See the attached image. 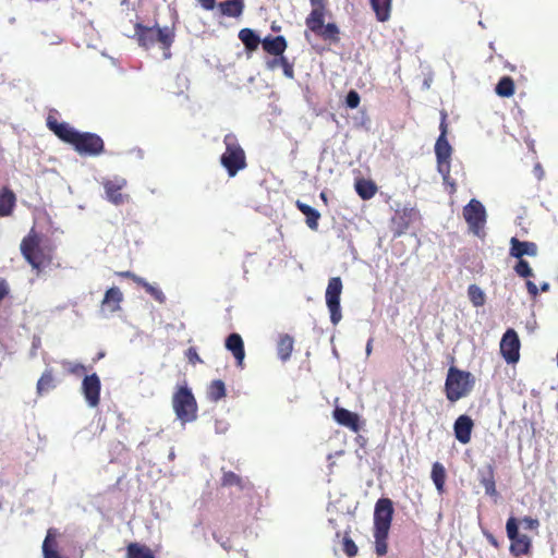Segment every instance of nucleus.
Listing matches in <instances>:
<instances>
[{
    "instance_id": "nucleus-33",
    "label": "nucleus",
    "mask_w": 558,
    "mask_h": 558,
    "mask_svg": "<svg viewBox=\"0 0 558 558\" xmlns=\"http://www.w3.org/2000/svg\"><path fill=\"white\" fill-rule=\"evenodd\" d=\"M126 558H156L153 550L140 543H130L126 546Z\"/></svg>"
},
{
    "instance_id": "nucleus-38",
    "label": "nucleus",
    "mask_w": 558,
    "mask_h": 558,
    "mask_svg": "<svg viewBox=\"0 0 558 558\" xmlns=\"http://www.w3.org/2000/svg\"><path fill=\"white\" fill-rule=\"evenodd\" d=\"M468 296H469L471 303L475 307H480V306H483L485 304V301H486L485 293L476 284L469 286V288H468Z\"/></svg>"
},
{
    "instance_id": "nucleus-46",
    "label": "nucleus",
    "mask_w": 558,
    "mask_h": 558,
    "mask_svg": "<svg viewBox=\"0 0 558 558\" xmlns=\"http://www.w3.org/2000/svg\"><path fill=\"white\" fill-rule=\"evenodd\" d=\"M439 129H440L439 137L447 138L448 124H447V113L445 111L441 112V121H440Z\"/></svg>"
},
{
    "instance_id": "nucleus-9",
    "label": "nucleus",
    "mask_w": 558,
    "mask_h": 558,
    "mask_svg": "<svg viewBox=\"0 0 558 558\" xmlns=\"http://www.w3.org/2000/svg\"><path fill=\"white\" fill-rule=\"evenodd\" d=\"M507 536L511 541L510 553L515 556L529 555L531 553L532 542L525 534L519 533L518 520L510 517L506 523Z\"/></svg>"
},
{
    "instance_id": "nucleus-10",
    "label": "nucleus",
    "mask_w": 558,
    "mask_h": 558,
    "mask_svg": "<svg viewBox=\"0 0 558 558\" xmlns=\"http://www.w3.org/2000/svg\"><path fill=\"white\" fill-rule=\"evenodd\" d=\"M343 284L340 277H332L328 281L325 298L326 305L330 313V322L337 325L342 319L340 296L342 293Z\"/></svg>"
},
{
    "instance_id": "nucleus-19",
    "label": "nucleus",
    "mask_w": 558,
    "mask_h": 558,
    "mask_svg": "<svg viewBox=\"0 0 558 558\" xmlns=\"http://www.w3.org/2000/svg\"><path fill=\"white\" fill-rule=\"evenodd\" d=\"M473 427L474 422L469 415H460L453 424V432L457 440L463 445L469 444Z\"/></svg>"
},
{
    "instance_id": "nucleus-42",
    "label": "nucleus",
    "mask_w": 558,
    "mask_h": 558,
    "mask_svg": "<svg viewBox=\"0 0 558 558\" xmlns=\"http://www.w3.org/2000/svg\"><path fill=\"white\" fill-rule=\"evenodd\" d=\"M280 65L282 68L283 74L286 77L293 80L294 78V69L293 64L289 62L288 58L283 54L279 57Z\"/></svg>"
},
{
    "instance_id": "nucleus-1",
    "label": "nucleus",
    "mask_w": 558,
    "mask_h": 558,
    "mask_svg": "<svg viewBox=\"0 0 558 558\" xmlns=\"http://www.w3.org/2000/svg\"><path fill=\"white\" fill-rule=\"evenodd\" d=\"M47 126L59 140L72 145L81 156H99L105 151L104 140L96 133L78 132L51 116L47 118Z\"/></svg>"
},
{
    "instance_id": "nucleus-49",
    "label": "nucleus",
    "mask_w": 558,
    "mask_h": 558,
    "mask_svg": "<svg viewBox=\"0 0 558 558\" xmlns=\"http://www.w3.org/2000/svg\"><path fill=\"white\" fill-rule=\"evenodd\" d=\"M526 289H527V292L531 294V296L535 298L537 294H538V288L537 286L531 281V280H527L526 281Z\"/></svg>"
},
{
    "instance_id": "nucleus-53",
    "label": "nucleus",
    "mask_w": 558,
    "mask_h": 558,
    "mask_svg": "<svg viewBox=\"0 0 558 558\" xmlns=\"http://www.w3.org/2000/svg\"><path fill=\"white\" fill-rule=\"evenodd\" d=\"M372 342H373V340L369 339L367 344H366V353H367V355L371 354V352H372Z\"/></svg>"
},
{
    "instance_id": "nucleus-41",
    "label": "nucleus",
    "mask_w": 558,
    "mask_h": 558,
    "mask_svg": "<svg viewBox=\"0 0 558 558\" xmlns=\"http://www.w3.org/2000/svg\"><path fill=\"white\" fill-rule=\"evenodd\" d=\"M518 259L519 260L514 266L515 274L522 278L532 277L534 274H533L532 268L530 267V264L523 258H518Z\"/></svg>"
},
{
    "instance_id": "nucleus-11",
    "label": "nucleus",
    "mask_w": 558,
    "mask_h": 558,
    "mask_svg": "<svg viewBox=\"0 0 558 558\" xmlns=\"http://www.w3.org/2000/svg\"><path fill=\"white\" fill-rule=\"evenodd\" d=\"M126 179L116 175L111 179H106L102 182V186L106 193L107 199L113 205H122L128 203L130 199L129 194L123 193V189L126 186Z\"/></svg>"
},
{
    "instance_id": "nucleus-45",
    "label": "nucleus",
    "mask_w": 558,
    "mask_h": 558,
    "mask_svg": "<svg viewBox=\"0 0 558 558\" xmlns=\"http://www.w3.org/2000/svg\"><path fill=\"white\" fill-rule=\"evenodd\" d=\"M116 275L118 277H121V278H128V279H131L133 280L135 283H140L142 281V277H138L137 275H135L134 272L132 271H117Z\"/></svg>"
},
{
    "instance_id": "nucleus-27",
    "label": "nucleus",
    "mask_w": 558,
    "mask_h": 558,
    "mask_svg": "<svg viewBox=\"0 0 558 558\" xmlns=\"http://www.w3.org/2000/svg\"><path fill=\"white\" fill-rule=\"evenodd\" d=\"M295 206L306 217L307 227L311 230L316 231L318 229V221L320 219L319 211L301 201H296Z\"/></svg>"
},
{
    "instance_id": "nucleus-4",
    "label": "nucleus",
    "mask_w": 558,
    "mask_h": 558,
    "mask_svg": "<svg viewBox=\"0 0 558 558\" xmlns=\"http://www.w3.org/2000/svg\"><path fill=\"white\" fill-rule=\"evenodd\" d=\"M225 153L220 156V163L230 178L235 177L247 167L246 154L234 133L223 136Z\"/></svg>"
},
{
    "instance_id": "nucleus-6",
    "label": "nucleus",
    "mask_w": 558,
    "mask_h": 558,
    "mask_svg": "<svg viewBox=\"0 0 558 558\" xmlns=\"http://www.w3.org/2000/svg\"><path fill=\"white\" fill-rule=\"evenodd\" d=\"M134 36L141 47L149 49L155 44H159L160 48L168 51L174 40V32L170 27L145 26L142 23L134 25Z\"/></svg>"
},
{
    "instance_id": "nucleus-24",
    "label": "nucleus",
    "mask_w": 558,
    "mask_h": 558,
    "mask_svg": "<svg viewBox=\"0 0 558 558\" xmlns=\"http://www.w3.org/2000/svg\"><path fill=\"white\" fill-rule=\"evenodd\" d=\"M480 483L485 489V494L488 496H496V482H495V469L493 464H487L485 469L478 471Z\"/></svg>"
},
{
    "instance_id": "nucleus-13",
    "label": "nucleus",
    "mask_w": 558,
    "mask_h": 558,
    "mask_svg": "<svg viewBox=\"0 0 558 558\" xmlns=\"http://www.w3.org/2000/svg\"><path fill=\"white\" fill-rule=\"evenodd\" d=\"M451 153L452 148L447 138L438 137L435 144V154L437 159V169L442 175L445 183H449L450 179Z\"/></svg>"
},
{
    "instance_id": "nucleus-30",
    "label": "nucleus",
    "mask_w": 558,
    "mask_h": 558,
    "mask_svg": "<svg viewBox=\"0 0 558 558\" xmlns=\"http://www.w3.org/2000/svg\"><path fill=\"white\" fill-rule=\"evenodd\" d=\"M239 38L247 51H255L262 43L259 36L251 28H242L239 32Z\"/></svg>"
},
{
    "instance_id": "nucleus-14",
    "label": "nucleus",
    "mask_w": 558,
    "mask_h": 558,
    "mask_svg": "<svg viewBox=\"0 0 558 558\" xmlns=\"http://www.w3.org/2000/svg\"><path fill=\"white\" fill-rule=\"evenodd\" d=\"M393 518V504L389 498L377 500L374 510V529L390 530Z\"/></svg>"
},
{
    "instance_id": "nucleus-16",
    "label": "nucleus",
    "mask_w": 558,
    "mask_h": 558,
    "mask_svg": "<svg viewBox=\"0 0 558 558\" xmlns=\"http://www.w3.org/2000/svg\"><path fill=\"white\" fill-rule=\"evenodd\" d=\"M415 215L416 213L413 208L403 207L401 209H397L391 218V230L393 235L401 236L404 234L414 220Z\"/></svg>"
},
{
    "instance_id": "nucleus-40",
    "label": "nucleus",
    "mask_w": 558,
    "mask_h": 558,
    "mask_svg": "<svg viewBox=\"0 0 558 558\" xmlns=\"http://www.w3.org/2000/svg\"><path fill=\"white\" fill-rule=\"evenodd\" d=\"M342 550L349 557L353 558L357 555L359 548L354 541L345 533L342 539Z\"/></svg>"
},
{
    "instance_id": "nucleus-8",
    "label": "nucleus",
    "mask_w": 558,
    "mask_h": 558,
    "mask_svg": "<svg viewBox=\"0 0 558 558\" xmlns=\"http://www.w3.org/2000/svg\"><path fill=\"white\" fill-rule=\"evenodd\" d=\"M462 214L469 226L470 232L476 236L484 235V227L487 218L484 205L480 201L472 198L463 207Z\"/></svg>"
},
{
    "instance_id": "nucleus-36",
    "label": "nucleus",
    "mask_w": 558,
    "mask_h": 558,
    "mask_svg": "<svg viewBox=\"0 0 558 558\" xmlns=\"http://www.w3.org/2000/svg\"><path fill=\"white\" fill-rule=\"evenodd\" d=\"M495 92L499 97L509 98L514 95L515 85L510 76H502L495 87Z\"/></svg>"
},
{
    "instance_id": "nucleus-31",
    "label": "nucleus",
    "mask_w": 558,
    "mask_h": 558,
    "mask_svg": "<svg viewBox=\"0 0 558 558\" xmlns=\"http://www.w3.org/2000/svg\"><path fill=\"white\" fill-rule=\"evenodd\" d=\"M293 338L289 335H283L279 338L277 343V353L282 362H286L290 359L293 351Z\"/></svg>"
},
{
    "instance_id": "nucleus-23",
    "label": "nucleus",
    "mask_w": 558,
    "mask_h": 558,
    "mask_svg": "<svg viewBox=\"0 0 558 558\" xmlns=\"http://www.w3.org/2000/svg\"><path fill=\"white\" fill-rule=\"evenodd\" d=\"M58 385V379L54 375V372L52 368H46L41 376L39 377L37 385H36V391L38 396H44L51 390H53Z\"/></svg>"
},
{
    "instance_id": "nucleus-54",
    "label": "nucleus",
    "mask_w": 558,
    "mask_h": 558,
    "mask_svg": "<svg viewBox=\"0 0 558 558\" xmlns=\"http://www.w3.org/2000/svg\"><path fill=\"white\" fill-rule=\"evenodd\" d=\"M541 289H542V291H548V289H549V283H547V282L543 283V284H542V287H541Z\"/></svg>"
},
{
    "instance_id": "nucleus-51",
    "label": "nucleus",
    "mask_w": 558,
    "mask_h": 558,
    "mask_svg": "<svg viewBox=\"0 0 558 558\" xmlns=\"http://www.w3.org/2000/svg\"><path fill=\"white\" fill-rule=\"evenodd\" d=\"M85 371H86L85 366L83 364H80V363L73 364L70 367V372L73 373V374H80V373H83Z\"/></svg>"
},
{
    "instance_id": "nucleus-2",
    "label": "nucleus",
    "mask_w": 558,
    "mask_h": 558,
    "mask_svg": "<svg viewBox=\"0 0 558 558\" xmlns=\"http://www.w3.org/2000/svg\"><path fill=\"white\" fill-rule=\"evenodd\" d=\"M312 10L305 17L306 32L313 33L318 38L329 44H338L340 40V29L333 22L325 23L326 15L329 13L328 0H310Z\"/></svg>"
},
{
    "instance_id": "nucleus-15",
    "label": "nucleus",
    "mask_w": 558,
    "mask_h": 558,
    "mask_svg": "<svg viewBox=\"0 0 558 558\" xmlns=\"http://www.w3.org/2000/svg\"><path fill=\"white\" fill-rule=\"evenodd\" d=\"M101 383L97 374L87 375L82 383V391L89 407L96 408L100 402Z\"/></svg>"
},
{
    "instance_id": "nucleus-56",
    "label": "nucleus",
    "mask_w": 558,
    "mask_h": 558,
    "mask_svg": "<svg viewBox=\"0 0 558 558\" xmlns=\"http://www.w3.org/2000/svg\"><path fill=\"white\" fill-rule=\"evenodd\" d=\"M492 543L497 546V542L495 539H492Z\"/></svg>"
},
{
    "instance_id": "nucleus-37",
    "label": "nucleus",
    "mask_w": 558,
    "mask_h": 558,
    "mask_svg": "<svg viewBox=\"0 0 558 558\" xmlns=\"http://www.w3.org/2000/svg\"><path fill=\"white\" fill-rule=\"evenodd\" d=\"M389 530H377L374 529V538H375V553L377 556H385L388 551V538Z\"/></svg>"
},
{
    "instance_id": "nucleus-39",
    "label": "nucleus",
    "mask_w": 558,
    "mask_h": 558,
    "mask_svg": "<svg viewBox=\"0 0 558 558\" xmlns=\"http://www.w3.org/2000/svg\"><path fill=\"white\" fill-rule=\"evenodd\" d=\"M138 286L143 287L145 289V291L151 296L154 298L158 303L162 304L166 302V295L165 293L161 291V289H159L158 287H155L153 284H150L149 282H147L144 278H142V281L138 283Z\"/></svg>"
},
{
    "instance_id": "nucleus-57",
    "label": "nucleus",
    "mask_w": 558,
    "mask_h": 558,
    "mask_svg": "<svg viewBox=\"0 0 558 558\" xmlns=\"http://www.w3.org/2000/svg\"><path fill=\"white\" fill-rule=\"evenodd\" d=\"M320 196H322V198H323V199H326V196H325V194H324V193H322V195H320Z\"/></svg>"
},
{
    "instance_id": "nucleus-35",
    "label": "nucleus",
    "mask_w": 558,
    "mask_h": 558,
    "mask_svg": "<svg viewBox=\"0 0 558 558\" xmlns=\"http://www.w3.org/2000/svg\"><path fill=\"white\" fill-rule=\"evenodd\" d=\"M227 395L226 385L221 379L213 380L207 388V398L211 402H218Z\"/></svg>"
},
{
    "instance_id": "nucleus-5",
    "label": "nucleus",
    "mask_w": 558,
    "mask_h": 558,
    "mask_svg": "<svg viewBox=\"0 0 558 558\" xmlns=\"http://www.w3.org/2000/svg\"><path fill=\"white\" fill-rule=\"evenodd\" d=\"M475 377L468 371L450 366L445 381L446 398L450 402L466 397L474 388Z\"/></svg>"
},
{
    "instance_id": "nucleus-52",
    "label": "nucleus",
    "mask_w": 558,
    "mask_h": 558,
    "mask_svg": "<svg viewBox=\"0 0 558 558\" xmlns=\"http://www.w3.org/2000/svg\"><path fill=\"white\" fill-rule=\"evenodd\" d=\"M279 65H280L279 57L267 62V66L270 70H274V69H276Z\"/></svg>"
},
{
    "instance_id": "nucleus-34",
    "label": "nucleus",
    "mask_w": 558,
    "mask_h": 558,
    "mask_svg": "<svg viewBox=\"0 0 558 558\" xmlns=\"http://www.w3.org/2000/svg\"><path fill=\"white\" fill-rule=\"evenodd\" d=\"M430 476L438 493L442 494L445 490V483L447 477L445 466L440 462H434Z\"/></svg>"
},
{
    "instance_id": "nucleus-18",
    "label": "nucleus",
    "mask_w": 558,
    "mask_h": 558,
    "mask_svg": "<svg viewBox=\"0 0 558 558\" xmlns=\"http://www.w3.org/2000/svg\"><path fill=\"white\" fill-rule=\"evenodd\" d=\"M332 417L339 425L348 427L354 433L361 429L360 416L344 408L336 407Z\"/></svg>"
},
{
    "instance_id": "nucleus-29",
    "label": "nucleus",
    "mask_w": 558,
    "mask_h": 558,
    "mask_svg": "<svg viewBox=\"0 0 558 558\" xmlns=\"http://www.w3.org/2000/svg\"><path fill=\"white\" fill-rule=\"evenodd\" d=\"M355 191L362 199L367 201L375 196L377 185L371 180L359 179L355 181Z\"/></svg>"
},
{
    "instance_id": "nucleus-28",
    "label": "nucleus",
    "mask_w": 558,
    "mask_h": 558,
    "mask_svg": "<svg viewBox=\"0 0 558 558\" xmlns=\"http://www.w3.org/2000/svg\"><path fill=\"white\" fill-rule=\"evenodd\" d=\"M222 15L239 17L244 10V0H226L219 3Z\"/></svg>"
},
{
    "instance_id": "nucleus-21",
    "label": "nucleus",
    "mask_w": 558,
    "mask_h": 558,
    "mask_svg": "<svg viewBox=\"0 0 558 558\" xmlns=\"http://www.w3.org/2000/svg\"><path fill=\"white\" fill-rule=\"evenodd\" d=\"M226 348L232 353L236 364L242 366L245 357L244 342L242 337L235 332L229 335L226 339Z\"/></svg>"
},
{
    "instance_id": "nucleus-17",
    "label": "nucleus",
    "mask_w": 558,
    "mask_h": 558,
    "mask_svg": "<svg viewBox=\"0 0 558 558\" xmlns=\"http://www.w3.org/2000/svg\"><path fill=\"white\" fill-rule=\"evenodd\" d=\"M221 478L220 485L221 487H232L235 486L240 492H252L254 489V485L248 480V477H242L232 471H227L225 468H221Z\"/></svg>"
},
{
    "instance_id": "nucleus-25",
    "label": "nucleus",
    "mask_w": 558,
    "mask_h": 558,
    "mask_svg": "<svg viewBox=\"0 0 558 558\" xmlns=\"http://www.w3.org/2000/svg\"><path fill=\"white\" fill-rule=\"evenodd\" d=\"M16 204V196L12 190L3 187L0 191V217H8L12 214Z\"/></svg>"
},
{
    "instance_id": "nucleus-48",
    "label": "nucleus",
    "mask_w": 558,
    "mask_h": 558,
    "mask_svg": "<svg viewBox=\"0 0 558 558\" xmlns=\"http://www.w3.org/2000/svg\"><path fill=\"white\" fill-rule=\"evenodd\" d=\"M522 522L524 523V527L529 530H536L539 526L538 520L531 517L523 518Z\"/></svg>"
},
{
    "instance_id": "nucleus-3",
    "label": "nucleus",
    "mask_w": 558,
    "mask_h": 558,
    "mask_svg": "<svg viewBox=\"0 0 558 558\" xmlns=\"http://www.w3.org/2000/svg\"><path fill=\"white\" fill-rule=\"evenodd\" d=\"M20 250L25 260L37 272H40L52 263L53 246L43 244L41 236L34 229L23 238Z\"/></svg>"
},
{
    "instance_id": "nucleus-22",
    "label": "nucleus",
    "mask_w": 558,
    "mask_h": 558,
    "mask_svg": "<svg viewBox=\"0 0 558 558\" xmlns=\"http://www.w3.org/2000/svg\"><path fill=\"white\" fill-rule=\"evenodd\" d=\"M264 51L269 54L281 57L286 51L288 44L283 36L276 37L267 36L262 40Z\"/></svg>"
},
{
    "instance_id": "nucleus-55",
    "label": "nucleus",
    "mask_w": 558,
    "mask_h": 558,
    "mask_svg": "<svg viewBox=\"0 0 558 558\" xmlns=\"http://www.w3.org/2000/svg\"><path fill=\"white\" fill-rule=\"evenodd\" d=\"M450 185H451V189H452L451 191L454 192L456 191V184L453 182H451Z\"/></svg>"
},
{
    "instance_id": "nucleus-7",
    "label": "nucleus",
    "mask_w": 558,
    "mask_h": 558,
    "mask_svg": "<svg viewBox=\"0 0 558 558\" xmlns=\"http://www.w3.org/2000/svg\"><path fill=\"white\" fill-rule=\"evenodd\" d=\"M172 407L182 424L194 422L197 418L198 405L192 390L186 385L180 386L173 393Z\"/></svg>"
},
{
    "instance_id": "nucleus-12",
    "label": "nucleus",
    "mask_w": 558,
    "mask_h": 558,
    "mask_svg": "<svg viewBox=\"0 0 558 558\" xmlns=\"http://www.w3.org/2000/svg\"><path fill=\"white\" fill-rule=\"evenodd\" d=\"M520 339L517 331L509 328L500 340V353L509 364L517 363L520 357Z\"/></svg>"
},
{
    "instance_id": "nucleus-20",
    "label": "nucleus",
    "mask_w": 558,
    "mask_h": 558,
    "mask_svg": "<svg viewBox=\"0 0 558 558\" xmlns=\"http://www.w3.org/2000/svg\"><path fill=\"white\" fill-rule=\"evenodd\" d=\"M524 255L536 256L537 245L534 242L520 241L517 238L510 240V256L522 258Z\"/></svg>"
},
{
    "instance_id": "nucleus-26",
    "label": "nucleus",
    "mask_w": 558,
    "mask_h": 558,
    "mask_svg": "<svg viewBox=\"0 0 558 558\" xmlns=\"http://www.w3.org/2000/svg\"><path fill=\"white\" fill-rule=\"evenodd\" d=\"M123 301V294L119 288L112 287L105 293L101 302L102 307L108 308L110 312H117L120 310V303Z\"/></svg>"
},
{
    "instance_id": "nucleus-50",
    "label": "nucleus",
    "mask_w": 558,
    "mask_h": 558,
    "mask_svg": "<svg viewBox=\"0 0 558 558\" xmlns=\"http://www.w3.org/2000/svg\"><path fill=\"white\" fill-rule=\"evenodd\" d=\"M205 10H213L216 4V0H198Z\"/></svg>"
},
{
    "instance_id": "nucleus-47",
    "label": "nucleus",
    "mask_w": 558,
    "mask_h": 558,
    "mask_svg": "<svg viewBox=\"0 0 558 558\" xmlns=\"http://www.w3.org/2000/svg\"><path fill=\"white\" fill-rule=\"evenodd\" d=\"M9 292H10V288H9L7 280L4 278L0 277V303L2 302V300L5 299V296L9 294Z\"/></svg>"
},
{
    "instance_id": "nucleus-44",
    "label": "nucleus",
    "mask_w": 558,
    "mask_h": 558,
    "mask_svg": "<svg viewBox=\"0 0 558 558\" xmlns=\"http://www.w3.org/2000/svg\"><path fill=\"white\" fill-rule=\"evenodd\" d=\"M185 356L192 365L203 363V360L199 357L197 350L194 347H191L186 350Z\"/></svg>"
},
{
    "instance_id": "nucleus-32",
    "label": "nucleus",
    "mask_w": 558,
    "mask_h": 558,
    "mask_svg": "<svg viewBox=\"0 0 558 558\" xmlns=\"http://www.w3.org/2000/svg\"><path fill=\"white\" fill-rule=\"evenodd\" d=\"M371 5L379 22H386L390 17L392 0H369Z\"/></svg>"
},
{
    "instance_id": "nucleus-43",
    "label": "nucleus",
    "mask_w": 558,
    "mask_h": 558,
    "mask_svg": "<svg viewBox=\"0 0 558 558\" xmlns=\"http://www.w3.org/2000/svg\"><path fill=\"white\" fill-rule=\"evenodd\" d=\"M361 101L360 95L356 90L352 89L347 94L345 104L349 108L355 109L359 107Z\"/></svg>"
}]
</instances>
